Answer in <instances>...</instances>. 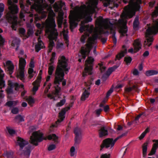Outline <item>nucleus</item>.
<instances>
[{"mask_svg":"<svg viewBox=\"0 0 158 158\" xmlns=\"http://www.w3.org/2000/svg\"><path fill=\"white\" fill-rule=\"evenodd\" d=\"M70 68L68 67V64L65 57L62 56L60 59H59L57 65L55 72V77L54 81V87L55 89V94L58 95L61 90V88L59 86L60 82H62L63 86L66 85V80L64 79V72L67 74L69 72Z\"/></svg>","mask_w":158,"mask_h":158,"instance_id":"nucleus-1","label":"nucleus"},{"mask_svg":"<svg viewBox=\"0 0 158 158\" xmlns=\"http://www.w3.org/2000/svg\"><path fill=\"white\" fill-rule=\"evenodd\" d=\"M124 3H129L128 6L131 7L127 8L125 11L124 12L121 17L124 19H119L118 21V23L120 25H126L127 21L124 19H127L131 18L135 15L136 11H139L140 8V4L142 3L141 0H130L129 1L127 0H123Z\"/></svg>","mask_w":158,"mask_h":158,"instance_id":"nucleus-2","label":"nucleus"},{"mask_svg":"<svg viewBox=\"0 0 158 158\" xmlns=\"http://www.w3.org/2000/svg\"><path fill=\"white\" fill-rule=\"evenodd\" d=\"M81 18L84 19V20L81 22V26L85 25V23L90 22L92 20L91 17L89 16L88 14L86 12H82L81 15H80L75 11L71 10L69 16L70 28L73 27H76L77 25L76 22L80 21Z\"/></svg>","mask_w":158,"mask_h":158,"instance_id":"nucleus-3","label":"nucleus"},{"mask_svg":"<svg viewBox=\"0 0 158 158\" xmlns=\"http://www.w3.org/2000/svg\"><path fill=\"white\" fill-rule=\"evenodd\" d=\"M97 39L96 37L89 38V41L84 46H82L80 51L82 55V58L85 60L87 56L89 55L90 52L93 47V44L95 40Z\"/></svg>","mask_w":158,"mask_h":158,"instance_id":"nucleus-4","label":"nucleus"},{"mask_svg":"<svg viewBox=\"0 0 158 158\" xmlns=\"http://www.w3.org/2000/svg\"><path fill=\"white\" fill-rule=\"evenodd\" d=\"M127 134V133H124L116 138L114 139L112 138H108L104 140L100 146L101 150L104 148H107L110 147V149L111 148L114 146L115 143L118 139L126 135Z\"/></svg>","mask_w":158,"mask_h":158,"instance_id":"nucleus-5","label":"nucleus"},{"mask_svg":"<svg viewBox=\"0 0 158 158\" xmlns=\"http://www.w3.org/2000/svg\"><path fill=\"white\" fill-rule=\"evenodd\" d=\"M101 23L102 24L106 29H110V33L112 34V38L114 45H116L117 43V39L115 36L116 32L112 28H111L113 24L109 21L108 19H102L101 20Z\"/></svg>","mask_w":158,"mask_h":158,"instance_id":"nucleus-6","label":"nucleus"},{"mask_svg":"<svg viewBox=\"0 0 158 158\" xmlns=\"http://www.w3.org/2000/svg\"><path fill=\"white\" fill-rule=\"evenodd\" d=\"M43 134L40 131H36L33 132L30 137L31 143L37 146L38 143L42 142L44 139L46 140L43 136Z\"/></svg>","mask_w":158,"mask_h":158,"instance_id":"nucleus-7","label":"nucleus"},{"mask_svg":"<svg viewBox=\"0 0 158 158\" xmlns=\"http://www.w3.org/2000/svg\"><path fill=\"white\" fill-rule=\"evenodd\" d=\"M81 33H82L84 31H85L81 37L80 41L82 44L85 43V40L89 36L90 34L92 32V30L90 27L89 24L86 25L81 26L79 29Z\"/></svg>","mask_w":158,"mask_h":158,"instance_id":"nucleus-8","label":"nucleus"},{"mask_svg":"<svg viewBox=\"0 0 158 158\" xmlns=\"http://www.w3.org/2000/svg\"><path fill=\"white\" fill-rule=\"evenodd\" d=\"M94 61V59L90 57H89L88 58L85 60V72L83 73V77H85L87 76V73L90 75L92 74L93 66L92 64Z\"/></svg>","mask_w":158,"mask_h":158,"instance_id":"nucleus-9","label":"nucleus"},{"mask_svg":"<svg viewBox=\"0 0 158 158\" xmlns=\"http://www.w3.org/2000/svg\"><path fill=\"white\" fill-rule=\"evenodd\" d=\"M55 16L56 14L53 10L51 8L50 9L46 21H48L49 25L52 28H55L56 26L55 19Z\"/></svg>","mask_w":158,"mask_h":158,"instance_id":"nucleus-10","label":"nucleus"},{"mask_svg":"<svg viewBox=\"0 0 158 158\" xmlns=\"http://www.w3.org/2000/svg\"><path fill=\"white\" fill-rule=\"evenodd\" d=\"M74 133L75 135L74 145L75 146H77L81 143L82 139L81 130L80 128L76 127L74 130Z\"/></svg>","mask_w":158,"mask_h":158,"instance_id":"nucleus-11","label":"nucleus"},{"mask_svg":"<svg viewBox=\"0 0 158 158\" xmlns=\"http://www.w3.org/2000/svg\"><path fill=\"white\" fill-rule=\"evenodd\" d=\"M58 35V33L56 30V31H53L51 32L49 35V39L50 41L48 44L49 48L53 49V47L55 45L53 40L56 41Z\"/></svg>","mask_w":158,"mask_h":158,"instance_id":"nucleus-12","label":"nucleus"},{"mask_svg":"<svg viewBox=\"0 0 158 158\" xmlns=\"http://www.w3.org/2000/svg\"><path fill=\"white\" fill-rule=\"evenodd\" d=\"M8 8L10 13L12 15L17 14L19 12V8L17 5L13 3L11 0L7 1Z\"/></svg>","mask_w":158,"mask_h":158,"instance_id":"nucleus-13","label":"nucleus"},{"mask_svg":"<svg viewBox=\"0 0 158 158\" xmlns=\"http://www.w3.org/2000/svg\"><path fill=\"white\" fill-rule=\"evenodd\" d=\"M108 127L105 126H102L98 130L99 136L102 138L104 136H106L108 135Z\"/></svg>","mask_w":158,"mask_h":158,"instance_id":"nucleus-14","label":"nucleus"},{"mask_svg":"<svg viewBox=\"0 0 158 158\" xmlns=\"http://www.w3.org/2000/svg\"><path fill=\"white\" fill-rule=\"evenodd\" d=\"M42 7L41 6L40 9V13L39 14L35 15V23L39 20H41V19L45 18L47 16V13L43 11Z\"/></svg>","mask_w":158,"mask_h":158,"instance_id":"nucleus-15","label":"nucleus"},{"mask_svg":"<svg viewBox=\"0 0 158 158\" xmlns=\"http://www.w3.org/2000/svg\"><path fill=\"white\" fill-rule=\"evenodd\" d=\"M66 112L65 109H62L61 111L59 113V119H58L57 121L56 122V124H54L53 125L54 127H57V124L58 123H60L62 122L65 118V114Z\"/></svg>","mask_w":158,"mask_h":158,"instance_id":"nucleus-16","label":"nucleus"},{"mask_svg":"<svg viewBox=\"0 0 158 158\" xmlns=\"http://www.w3.org/2000/svg\"><path fill=\"white\" fill-rule=\"evenodd\" d=\"M17 143L20 147V150H22L24 147L28 144L27 141L19 137L17 138Z\"/></svg>","mask_w":158,"mask_h":158,"instance_id":"nucleus-17","label":"nucleus"},{"mask_svg":"<svg viewBox=\"0 0 158 158\" xmlns=\"http://www.w3.org/2000/svg\"><path fill=\"white\" fill-rule=\"evenodd\" d=\"M133 45L135 53L139 51L141 48L142 44L140 41L139 39L135 40Z\"/></svg>","mask_w":158,"mask_h":158,"instance_id":"nucleus-18","label":"nucleus"},{"mask_svg":"<svg viewBox=\"0 0 158 158\" xmlns=\"http://www.w3.org/2000/svg\"><path fill=\"white\" fill-rule=\"evenodd\" d=\"M122 48L123 50L121 51L116 56V58L118 60H120L122 57L124 56L125 54L127 53V50L125 45L123 46Z\"/></svg>","mask_w":158,"mask_h":158,"instance_id":"nucleus-19","label":"nucleus"},{"mask_svg":"<svg viewBox=\"0 0 158 158\" xmlns=\"http://www.w3.org/2000/svg\"><path fill=\"white\" fill-rule=\"evenodd\" d=\"M6 64L8 66V71L10 75H11L13 72L14 68L13 64L12 63L11 61L8 60L6 62Z\"/></svg>","mask_w":158,"mask_h":158,"instance_id":"nucleus-20","label":"nucleus"},{"mask_svg":"<svg viewBox=\"0 0 158 158\" xmlns=\"http://www.w3.org/2000/svg\"><path fill=\"white\" fill-rule=\"evenodd\" d=\"M139 18L138 16H136L133 23V28L135 30H138L139 28Z\"/></svg>","mask_w":158,"mask_h":158,"instance_id":"nucleus-21","label":"nucleus"},{"mask_svg":"<svg viewBox=\"0 0 158 158\" xmlns=\"http://www.w3.org/2000/svg\"><path fill=\"white\" fill-rule=\"evenodd\" d=\"M90 89V87H89L87 90L85 89L81 97V99L82 101H85L86 98H88L90 94V93L88 91Z\"/></svg>","mask_w":158,"mask_h":158,"instance_id":"nucleus-22","label":"nucleus"},{"mask_svg":"<svg viewBox=\"0 0 158 158\" xmlns=\"http://www.w3.org/2000/svg\"><path fill=\"white\" fill-rule=\"evenodd\" d=\"M19 62V69H24L25 65L26 64V62L25 59L23 57H20Z\"/></svg>","mask_w":158,"mask_h":158,"instance_id":"nucleus-23","label":"nucleus"},{"mask_svg":"<svg viewBox=\"0 0 158 158\" xmlns=\"http://www.w3.org/2000/svg\"><path fill=\"white\" fill-rule=\"evenodd\" d=\"M40 82V81H38L37 80H36L33 83L34 86L32 89V90L34 93H35L38 89Z\"/></svg>","mask_w":158,"mask_h":158,"instance_id":"nucleus-24","label":"nucleus"},{"mask_svg":"<svg viewBox=\"0 0 158 158\" xmlns=\"http://www.w3.org/2000/svg\"><path fill=\"white\" fill-rule=\"evenodd\" d=\"M48 138L49 140L53 139L54 142L56 143H57L59 142L58 140V137L55 134L49 135H48Z\"/></svg>","mask_w":158,"mask_h":158,"instance_id":"nucleus-25","label":"nucleus"},{"mask_svg":"<svg viewBox=\"0 0 158 158\" xmlns=\"http://www.w3.org/2000/svg\"><path fill=\"white\" fill-rule=\"evenodd\" d=\"M158 74V71L153 70H149L146 71L145 75L147 76H150L155 75H157Z\"/></svg>","mask_w":158,"mask_h":158,"instance_id":"nucleus-26","label":"nucleus"},{"mask_svg":"<svg viewBox=\"0 0 158 158\" xmlns=\"http://www.w3.org/2000/svg\"><path fill=\"white\" fill-rule=\"evenodd\" d=\"M148 144V143L146 142L144 143L142 146V152L143 157H145L147 155Z\"/></svg>","mask_w":158,"mask_h":158,"instance_id":"nucleus-27","label":"nucleus"},{"mask_svg":"<svg viewBox=\"0 0 158 158\" xmlns=\"http://www.w3.org/2000/svg\"><path fill=\"white\" fill-rule=\"evenodd\" d=\"M133 89L135 90L136 92H138L139 91L138 87L135 85H133L132 87L127 88L126 89V90L127 92H130Z\"/></svg>","mask_w":158,"mask_h":158,"instance_id":"nucleus-28","label":"nucleus"},{"mask_svg":"<svg viewBox=\"0 0 158 158\" xmlns=\"http://www.w3.org/2000/svg\"><path fill=\"white\" fill-rule=\"evenodd\" d=\"M31 148V146L29 145L26 148V150L24 151V153L25 156H29L31 153L30 149Z\"/></svg>","mask_w":158,"mask_h":158,"instance_id":"nucleus-29","label":"nucleus"},{"mask_svg":"<svg viewBox=\"0 0 158 158\" xmlns=\"http://www.w3.org/2000/svg\"><path fill=\"white\" fill-rule=\"evenodd\" d=\"M20 42V40L19 38H15L12 41V45L13 46H19Z\"/></svg>","mask_w":158,"mask_h":158,"instance_id":"nucleus-30","label":"nucleus"},{"mask_svg":"<svg viewBox=\"0 0 158 158\" xmlns=\"http://www.w3.org/2000/svg\"><path fill=\"white\" fill-rule=\"evenodd\" d=\"M10 87H8L6 89V92L8 94H13V84L12 83H10L9 84Z\"/></svg>","mask_w":158,"mask_h":158,"instance_id":"nucleus-31","label":"nucleus"},{"mask_svg":"<svg viewBox=\"0 0 158 158\" xmlns=\"http://www.w3.org/2000/svg\"><path fill=\"white\" fill-rule=\"evenodd\" d=\"M19 76L20 80H23L24 79V69H20Z\"/></svg>","mask_w":158,"mask_h":158,"instance_id":"nucleus-32","label":"nucleus"},{"mask_svg":"<svg viewBox=\"0 0 158 158\" xmlns=\"http://www.w3.org/2000/svg\"><path fill=\"white\" fill-rule=\"evenodd\" d=\"M120 32L123 36H124L126 34L127 35V27L126 26H124V27L121 29Z\"/></svg>","mask_w":158,"mask_h":158,"instance_id":"nucleus-33","label":"nucleus"},{"mask_svg":"<svg viewBox=\"0 0 158 158\" xmlns=\"http://www.w3.org/2000/svg\"><path fill=\"white\" fill-rule=\"evenodd\" d=\"M42 41H40L38 44H36L35 46V52H38L42 48Z\"/></svg>","mask_w":158,"mask_h":158,"instance_id":"nucleus-34","label":"nucleus"},{"mask_svg":"<svg viewBox=\"0 0 158 158\" xmlns=\"http://www.w3.org/2000/svg\"><path fill=\"white\" fill-rule=\"evenodd\" d=\"M15 119L19 121V122H22L24 121L23 117L20 114L16 115L15 117Z\"/></svg>","mask_w":158,"mask_h":158,"instance_id":"nucleus-35","label":"nucleus"},{"mask_svg":"<svg viewBox=\"0 0 158 158\" xmlns=\"http://www.w3.org/2000/svg\"><path fill=\"white\" fill-rule=\"evenodd\" d=\"M33 33V30L31 28H29L28 29L27 32V35H25V37L28 38L29 36L32 35Z\"/></svg>","mask_w":158,"mask_h":158,"instance_id":"nucleus-36","label":"nucleus"},{"mask_svg":"<svg viewBox=\"0 0 158 158\" xmlns=\"http://www.w3.org/2000/svg\"><path fill=\"white\" fill-rule=\"evenodd\" d=\"M132 59L130 56H126L124 57V61L126 62L127 64H130Z\"/></svg>","mask_w":158,"mask_h":158,"instance_id":"nucleus-37","label":"nucleus"},{"mask_svg":"<svg viewBox=\"0 0 158 158\" xmlns=\"http://www.w3.org/2000/svg\"><path fill=\"white\" fill-rule=\"evenodd\" d=\"M66 100L65 99L61 100L60 102H58L56 104V106L57 107H60L63 105L65 103Z\"/></svg>","mask_w":158,"mask_h":158,"instance_id":"nucleus-38","label":"nucleus"},{"mask_svg":"<svg viewBox=\"0 0 158 158\" xmlns=\"http://www.w3.org/2000/svg\"><path fill=\"white\" fill-rule=\"evenodd\" d=\"M34 72V70L33 68H29L28 70V73L29 74V77L30 79H31L34 76V74L32 73Z\"/></svg>","mask_w":158,"mask_h":158,"instance_id":"nucleus-39","label":"nucleus"},{"mask_svg":"<svg viewBox=\"0 0 158 158\" xmlns=\"http://www.w3.org/2000/svg\"><path fill=\"white\" fill-rule=\"evenodd\" d=\"M14 103L15 105H16V101H10L7 102L6 103V105L9 107H11L13 104H14Z\"/></svg>","mask_w":158,"mask_h":158,"instance_id":"nucleus-40","label":"nucleus"},{"mask_svg":"<svg viewBox=\"0 0 158 158\" xmlns=\"http://www.w3.org/2000/svg\"><path fill=\"white\" fill-rule=\"evenodd\" d=\"M7 129L9 134L11 135H13L15 133V130L12 129L10 128L9 127H7Z\"/></svg>","mask_w":158,"mask_h":158,"instance_id":"nucleus-41","label":"nucleus"},{"mask_svg":"<svg viewBox=\"0 0 158 158\" xmlns=\"http://www.w3.org/2000/svg\"><path fill=\"white\" fill-rule=\"evenodd\" d=\"M54 68L53 66H50L49 67L48 69V73L50 75H52L53 71L54 70Z\"/></svg>","mask_w":158,"mask_h":158,"instance_id":"nucleus-42","label":"nucleus"},{"mask_svg":"<svg viewBox=\"0 0 158 158\" xmlns=\"http://www.w3.org/2000/svg\"><path fill=\"white\" fill-rule=\"evenodd\" d=\"M17 26V22L16 21H15L12 23L11 27L13 30L16 31Z\"/></svg>","mask_w":158,"mask_h":158,"instance_id":"nucleus-43","label":"nucleus"},{"mask_svg":"<svg viewBox=\"0 0 158 158\" xmlns=\"http://www.w3.org/2000/svg\"><path fill=\"white\" fill-rule=\"evenodd\" d=\"M152 142L155 143L153 144L152 147L157 149L158 148V139L153 140Z\"/></svg>","mask_w":158,"mask_h":158,"instance_id":"nucleus-44","label":"nucleus"},{"mask_svg":"<svg viewBox=\"0 0 158 158\" xmlns=\"http://www.w3.org/2000/svg\"><path fill=\"white\" fill-rule=\"evenodd\" d=\"M19 3L20 8L22 9V10L25 11L26 6L24 5L23 1L22 0L20 1H19Z\"/></svg>","mask_w":158,"mask_h":158,"instance_id":"nucleus-45","label":"nucleus"},{"mask_svg":"<svg viewBox=\"0 0 158 158\" xmlns=\"http://www.w3.org/2000/svg\"><path fill=\"white\" fill-rule=\"evenodd\" d=\"M98 0H92V4L94 7L96 8L97 7V5L98 3Z\"/></svg>","mask_w":158,"mask_h":158,"instance_id":"nucleus-46","label":"nucleus"},{"mask_svg":"<svg viewBox=\"0 0 158 158\" xmlns=\"http://www.w3.org/2000/svg\"><path fill=\"white\" fill-rule=\"evenodd\" d=\"M56 145L54 144H50L48 148V150L49 151H52L55 149Z\"/></svg>","mask_w":158,"mask_h":158,"instance_id":"nucleus-47","label":"nucleus"},{"mask_svg":"<svg viewBox=\"0 0 158 158\" xmlns=\"http://www.w3.org/2000/svg\"><path fill=\"white\" fill-rule=\"evenodd\" d=\"M157 149L152 147L150 153L148 154L149 156L154 155L156 152Z\"/></svg>","mask_w":158,"mask_h":158,"instance_id":"nucleus-48","label":"nucleus"},{"mask_svg":"<svg viewBox=\"0 0 158 158\" xmlns=\"http://www.w3.org/2000/svg\"><path fill=\"white\" fill-rule=\"evenodd\" d=\"M109 76L108 75L105 73L103 75L101 78V79L103 81H106L107 78Z\"/></svg>","mask_w":158,"mask_h":158,"instance_id":"nucleus-49","label":"nucleus"},{"mask_svg":"<svg viewBox=\"0 0 158 158\" xmlns=\"http://www.w3.org/2000/svg\"><path fill=\"white\" fill-rule=\"evenodd\" d=\"M75 148L74 146L72 147L70 149V155L73 156L75 154Z\"/></svg>","mask_w":158,"mask_h":158,"instance_id":"nucleus-50","label":"nucleus"},{"mask_svg":"<svg viewBox=\"0 0 158 158\" xmlns=\"http://www.w3.org/2000/svg\"><path fill=\"white\" fill-rule=\"evenodd\" d=\"M19 111L17 107H15L13 108L11 110V112L14 114H17Z\"/></svg>","mask_w":158,"mask_h":158,"instance_id":"nucleus-51","label":"nucleus"},{"mask_svg":"<svg viewBox=\"0 0 158 158\" xmlns=\"http://www.w3.org/2000/svg\"><path fill=\"white\" fill-rule=\"evenodd\" d=\"M113 70L111 67L109 68L106 71V73L109 76L112 73L113 71Z\"/></svg>","mask_w":158,"mask_h":158,"instance_id":"nucleus-52","label":"nucleus"},{"mask_svg":"<svg viewBox=\"0 0 158 158\" xmlns=\"http://www.w3.org/2000/svg\"><path fill=\"white\" fill-rule=\"evenodd\" d=\"M28 102L29 104L31 105L34 103L35 101L34 98L30 97L28 99Z\"/></svg>","mask_w":158,"mask_h":158,"instance_id":"nucleus-53","label":"nucleus"},{"mask_svg":"<svg viewBox=\"0 0 158 158\" xmlns=\"http://www.w3.org/2000/svg\"><path fill=\"white\" fill-rule=\"evenodd\" d=\"M63 14L62 15V17L61 18L58 19V20L57 22H58V24L59 27L61 26L62 24L63 19Z\"/></svg>","mask_w":158,"mask_h":158,"instance_id":"nucleus-54","label":"nucleus"},{"mask_svg":"<svg viewBox=\"0 0 158 158\" xmlns=\"http://www.w3.org/2000/svg\"><path fill=\"white\" fill-rule=\"evenodd\" d=\"M4 5L2 3H0V13H2L4 10Z\"/></svg>","mask_w":158,"mask_h":158,"instance_id":"nucleus-55","label":"nucleus"},{"mask_svg":"<svg viewBox=\"0 0 158 158\" xmlns=\"http://www.w3.org/2000/svg\"><path fill=\"white\" fill-rule=\"evenodd\" d=\"M56 56V53L55 52H53L52 53V57L50 59V61L52 62V63L54 62V60L55 59Z\"/></svg>","mask_w":158,"mask_h":158,"instance_id":"nucleus-56","label":"nucleus"},{"mask_svg":"<svg viewBox=\"0 0 158 158\" xmlns=\"http://www.w3.org/2000/svg\"><path fill=\"white\" fill-rule=\"evenodd\" d=\"M64 40L65 41V43L67 44V46H68V45H69L68 43H69V41L68 40V35L67 34H64Z\"/></svg>","mask_w":158,"mask_h":158,"instance_id":"nucleus-57","label":"nucleus"},{"mask_svg":"<svg viewBox=\"0 0 158 158\" xmlns=\"http://www.w3.org/2000/svg\"><path fill=\"white\" fill-rule=\"evenodd\" d=\"M110 154H107L105 153L102 155L101 156L100 158H110Z\"/></svg>","mask_w":158,"mask_h":158,"instance_id":"nucleus-58","label":"nucleus"},{"mask_svg":"<svg viewBox=\"0 0 158 158\" xmlns=\"http://www.w3.org/2000/svg\"><path fill=\"white\" fill-rule=\"evenodd\" d=\"M110 0H106L105 2L104 3L103 5L105 7H107L110 4Z\"/></svg>","mask_w":158,"mask_h":158,"instance_id":"nucleus-59","label":"nucleus"},{"mask_svg":"<svg viewBox=\"0 0 158 158\" xmlns=\"http://www.w3.org/2000/svg\"><path fill=\"white\" fill-rule=\"evenodd\" d=\"M19 33L25 37V33L26 32L25 29L23 28H21L19 30Z\"/></svg>","mask_w":158,"mask_h":158,"instance_id":"nucleus-60","label":"nucleus"},{"mask_svg":"<svg viewBox=\"0 0 158 158\" xmlns=\"http://www.w3.org/2000/svg\"><path fill=\"white\" fill-rule=\"evenodd\" d=\"M113 89L112 88H111L107 92L106 97H109L110 95V94L113 92Z\"/></svg>","mask_w":158,"mask_h":158,"instance_id":"nucleus-61","label":"nucleus"},{"mask_svg":"<svg viewBox=\"0 0 158 158\" xmlns=\"http://www.w3.org/2000/svg\"><path fill=\"white\" fill-rule=\"evenodd\" d=\"M4 43V40L2 35H0V46H2Z\"/></svg>","mask_w":158,"mask_h":158,"instance_id":"nucleus-62","label":"nucleus"},{"mask_svg":"<svg viewBox=\"0 0 158 158\" xmlns=\"http://www.w3.org/2000/svg\"><path fill=\"white\" fill-rule=\"evenodd\" d=\"M42 70H40V72L39 74V77H37V80L40 81H41V79H42L41 75L42 74Z\"/></svg>","mask_w":158,"mask_h":158,"instance_id":"nucleus-63","label":"nucleus"},{"mask_svg":"<svg viewBox=\"0 0 158 158\" xmlns=\"http://www.w3.org/2000/svg\"><path fill=\"white\" fill-rule=\"evenodd\" d=\"M102 110L101 108H99L96 110L95 112L96 114L98 116H99Z\"/></svg>","mask_w":158,"mask_h":158,"instance_id":"nucleus-64","label":"nucleus"}]
</instances>
